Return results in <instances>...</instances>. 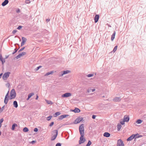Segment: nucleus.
Instances as JSON below:
<instances>
[{
  "instance_id": "f257e3e1",
  "label": "nucleus",
  "mask_w": 146,
  "mask_h": 146,
  "mask_svg": "<svg viewBox=\"0 0 146 146\" xmlns=\"http://www.w3.org/2000/svg\"><path fill=\"white\" fill-rule=\"evenodd\" d=\"M16 96V93L14 89H13L10 92V97L9 98L10 100H11L14 98Z\"/></svg>"
},
{
  "instance_id": "f03ea898",
  "label": "nucleus",
  "mask_w": 146,
  "mask_h": 146,
  "mask_svg": "<svg viewBox=\"0 0 146 146\" xmlns=\"http://www.w3.org/2000/svg\"><path fill=\"white\" fill-rule=\"evenodd\" d=\"M79 130L80 135H84V125L82 124L79 127Z\"/></svg>"
},
{
  "instance_id": "7ed1b4c3",
  "label": "nucleus",
  "mask_w": 146,
  "mask_h": 146,
  "mask_svg": "<svg viewBox=\"0 0 146 146\" xmlns=\"http://www.w3.org/2000/svg\"><path fill=\"white\" fill-rule=\"evenodd\" d=\"M53 133L54 134L51 138V141H53L56 138L58 135V131L57 130H55L53 131Z\"/></svg>"
},
{
  "instance_id": "20e7f679",
  "label": "nucleus",
  "mask_w": 146,
  "mask_h": 146,
  "mask_svg": "<svg viewBox=\"0 0 146 146\" xmlns=\"http://www.w3.org/2000/svg\"><path fill=\"white\" fill-rule=\"evenodd\" d=\"M11 73L9 72H5L3 75L2 78L4 80H7L9 76Z\"/></svg>"
},
{
  "instance_id": "39448f33",
  "label": "nucleus",
  "mask_w": 146,
  "mask_h": 146,
  "mask_svg": "<svg viewBox=\"0 0 146 146\" xmlns=\"http://www.w3.org/2000/svg\"><path fill=\"white\" fill-rule=\"evenodd\" d=\"M80 135L81 137L80 138V139L79 141V143L80 144L83 143L85 141V139L84 137V135Z\"/></svg>"
},
{
  "instance_id": "423d86ee",
  "label": "nucleus",
  "mask_w": 146,
  "mask_h": 146,
  "mask_svg": "<svg viewBox=\"0 0 146 146\" xmlns=\"http://www.w3.org/2000/svg\"><path fill=\"white\" fill-rule=\"evenodd\" d=\"M117 145V146H124V144L123 141L120 139L118 140Z\"/></svg>"
},
{
  "instance_id": "0eeeda50",
  "label": "nucleus",
  "mask_w": 146,
  "mask_h": 146,
  "mask_svg": "<svg viewBox=\"0 0 146 146\" xmlns=\"http://www.w3.org/2000/svg\"><path fill=\"white\" fill-rule=\"evenodd\" d=\"M27 40V39L26 38L24 37H22V42L21 43V46H23L26 42Z\"/></svg>"
},
{
  "instance_id": "6e6552de",
  "label": "nucleus",
  "mask_w": 146,
  "mask_h": 146,
  "mask_svg": "<svg viewBox=\"0 0 146 146\" xmlns=\"http://www.w3.org/2000/svg\"><path fill=\"white\" fill-rule=\"evenodd\" d=\"M72 96V94L70 93H66L63 94L62 96V97H68Z\"/></svg>"
},
{
  "instance_id": "1a4fd4ad",
  "label": "nucleus",
  "mask_w": 146,
  "mask_h": 146,
  "mask_svg": "<svg viewBox=\"0 0 146 146\" xmlns=\"http://www.w3.org/2000/svg\"><path fill=\"white\" fill-rule=\"evenodd\" d=\"M83 119L82 117H78L74 121V123L75 124H77L80 122Z\"/></svg>"
},
{
  "instance_id": "9d476101",
  "label": "nucleus",
  "mask_w": 146,
  "mask_h": 146,
  "mask_svg": "<svg viewBox=\"0 0 146 146\" xmlns=\"http://www.w3.org/2000/svg\"><path fill=\"white\" fill-rule=\"evenodd\" d=\"M26 53L25 52H22L19 54L16 57V59H18L19 58H20L22 56L25 55Z\"/></svg>"
},
{
  "instance_id": "9b49d317",
  "label": "nucleus",
  "mask_w": 146,
  "mask_h": 146,
  "mask_svg": "<svg viewBox=\"0 0 146 146\" xmlns=\"http://www.w3.org/2000/svg\"><path fill=\"white\" fill-rule=\"evenodd\" d=\"M123 120L126 122H128L129 121V117L127 115H125L124 116L123 118Z\"/></svg>"
},
{
  "instance_id": "f8f14e48",
  "label": "nucleus",
  "mask_w": 146,
  "mask_h": 146,
  "mask_svg": "<svg viewBox=\"0 0 146 146\" xmlns=\"http://www.w3.org/2000/svg\"><path fill=\"white\" fill-rule=\"evenodd\" d=\"M9 3L8 0H5L2 3V5L4 6L7 5Z\"/></svg>"
},
{
  "instance_id": "ddd939ff",
  "label": "nucleus",
  "mask_w": 146,
  "mask_h": 146,
  "mask_svg": "<svg viewBox=\"0 0 146 146\" xmlns=\"http://www.w3.org/2000/svg\"><path fill=\"white\" fill-rule=\"evenodd\" d=\"M99 16L98 15H97L95 16L94 18V21L95 23H97L99 19Z\"/></svg>"
},
{
  "instance_id": "4468645a",
  "label": "nucleus",
  "mask_w": 146,
  "mask_h": 146,
  "mask_svg": "<svg viewBox=\"0 0 146 146\" xmlns=\"http://www.w3.org/2000/svg\"><path fill=\"white\" fill-rule=\"evenodd\" d=\"M120 100L121 99L119 97H115L113 99V101L115 102H119Z\"/></svg>"
},
{
  "instance_id": "2eb2a0df",
  "label": "nucleus",
  "mask_w": 146,
  "mask_h": 146,
  "mask_svg": "<svg viewBox=\"0 0 146 146\" xmlns=\"http://www.w3.org/2000/svg\"><path fill=\"white\" fill-rule=\"evenodd\" d=\"M70 72V71L69 70H67L66 71H64L63 72V73L60 76H62L64 75L67 74L68 73H69Z\"/></svg>"
},
{
  "instance_id": "dca6fc26",
  "label": "nucleus",
  "mask_w": 146,
  "mask_h": 146,
  "mask_svg": "<svg viewBox=\"0 0 146 146\" xmlns=\"http://www.w3.org/2000/svg\"><path fill=\"white\" fill-rule=\"evenodd\" d=\"M110 135V133L108 132H105L104 134V136L106 137H109Z\"/></svg>"
},
{
  "instance_id": "f3484780",
  "label": "nucleus",
  "mask_w": 146,
  "mask_h": 146,
  "mask_svg": "<svg viewBox=\"0 0 146 146\" xmlns=\"http://www.w3.org/2000/svg\"><path fill=\"white\" fill-rule=\"evenodd\" d=\"M134 138V136H133V134L132 135L129 137L127 139V141H131Z\"/></svg>"
},
{
  "instance_id": "a211bd4d",
  "label": "nucleus",
  "mask_w": 146,
  "mask_h": 146,
  "mask_svg": "<svg viewBox=\"0 0 146 146\" xmlns=\"http://www.w3.org/2000/svg\"><path fill=\"white\" fill-rule=\"evenodd\" d=\"M13 105L15 107L17 108L18 106L17 102L16 101H14L13 103Z\"/></svg>"
},
{
  "instance_id": "6ab92c4d",
  "label": "nucleus",
  "mask_w": 146,
  "mask_h": 146,
  "mask_svg": "<svg viewBox=\"0 0 146 146\" xmlns=\"http://www.w3.org/2000/svg\"><path fill=\"white\" fill-rule=\"evenodd\" d=\"M133 136H134V138H138L141 137L142 136V135H139L138 134H137L135 135L133 134Z\"/></svg>"
},
{
  "instance_id": "aec40b11",
  "label": "nucleus",
  "mask_w": 146,
  "mask_h": 146,
  "mask_svg": "<svg viewBox=\"0 0 146 146\" xmlns=\"http://www.w3.org/2000/svg\"><path fill=\"white\" fill-rule=\"evenodd\" d=\"M17 126V125L16 123H14L12 125V127L11 129L12 130H15V127H16Z\"/></svg>"
},
{
  "instance_id": "412c9836",
  "label": "nucleus",
  "mask_w": 146,
  "mask_h": 146,
  "mask_svg": "<svg viewBox=\"0 0 146 146\" xmlns=\"http://www.w3.org/2000/svg\"><path fill=\"white\" fill-rule=\"evenodd\" d=\"M115 32H114L113 33V35L111 36V40L112 41H113V39H114L115 37Z\"/></svg>"
},
{
  "instance_id": "4be33fe9",
  "label": "nucleus",
  "mask_w": 146,
  "mask_h": 146,
  "mask_svg": "<svg viewBox=\"0 0 146 146\" xmlns=\"http://www.w3.org/2000/svg\"><path fill=\"white\" fill-rule=\"evenodd\" d=\"M34 95V93H32L30 94L28 96V98L27 99V100H29V99L31 96H33Z\"/></svg>"
},
{
  "instance_id": "5701e85b",
  "label": "nucleus",
  "mask_w": 146,
  "mask_h": 146,
  "mask_svg": "<svg viewBox=\"0 0 146 146\" xmlns=\"http://www.w3.org/2000/svg\"><path fill=\"white\" fill-rule=\"evenodd\" d=\"M73 111L75 113H79L80 110L78 108H76Z\"/></svg>"
},
{
  "instance_id": "b1692460",
  "label": "nucleus",
  "mask_w": 146,
  "mask_h": 146,
  "mask_svg": "<svg viewBox=\"0 0 146 146\" xmlns=\"http://www.w3.org/2000/svg\"><path fill=\"white\" fill-rule=\"evenodd\" d=\"M0 60L2 61V63L3 64L5 62V59L3 60V57L1 55L0 56Z\"/></svg>"
},
{
  "instance_id": "393cba45",
  "label": "nucleus",
  "mask_w": 146,
  "mask_h": 146,
  "mask_svg": "<svg viewBox=\"0 0 146 146\" xmlns=\"http://www.w3.org/2000/svg\"><path fill=\"white\" fill-rule=\"evenodd\" d=\"M45 101L46 103H47V104H48L52 105L53 104V103L50 101L45 100Z\"/></svg>"
},
{
  "instance_id": "a878e982",
  "label": "nucleus",
  "mask_w": 146,
  "mask_h": 146,
  "mask_svg": "<svg viewBox=\"0 0 146 146\" xmlns=\"http://www.w3.org/2000/svg\"><path fill=\"white\" fill-rule=\"evenodd\" d=\"M95 90V89H90L87 90V92L88 93H89L91 92H93Z\"/></svg>"
},
{
  "instance_id": "bb28decb",
  "label": "nucleus",
  "mask_w": 146,
  "mask_h": 146,
  "mask_svg": "<svg viewBox=\"0 0 146 146\" xmlns=\"http://www.w3.org/2000/svg\"><path fill=\"white\" fill-rule=\"evenodd\" d=\"M9 98H5L4 102L5 104H7Z\"/></svg>"
},
{
  "instance_id": "cd10ccee",
  "label": "nucleus",
  "mask_w": 146,
  "mask_h": 146,
  "mask_svg": "<svg viewBox=\"0 0 146 146\" xmlns=\"http://www.w3.org/2000/svg\"><path fill=\"white\" fill-rule=\"evenodd\" d=\"M23 131L25 132H27L29 131V129L27 127H25L23 128Z\"/></svg>"
},
{
  "instance_id": "c85d7f7f",
  "label": "nucleus",
  "mask_w": 146,
  "mask_h": 146,
  "mask_svg": "<svg viewBox=\"0 0 146 146\" xmlns=\"http://www.w3.org/2000/svg\"><path fill=\"white\" fill-rule=\"evenodd\" d=\"M117 127L118 131H119L122 127L121 125L120 124H118Z\"/></svg>"
},
{
  "instance_id": "c756f323",
  "label": "nucleus",
  "mask_w": 146,
  "mask_h": 146,
  "mask_svg": "<svg viewBox=\"0 0 146 146\" xmlns=\"http://www.w3.org/2000/svg\"><path fill=\"white\" fill-rule=\"evenodd\" d=\"M142 122V121L140 119H138L136 121L137 124H140Z\"/></svg>"
},
{
  "instance_id": "7c9ffc66",
  "label": "nucleus",
  "mask_w": 146,
  "mask_h": 146,
  "mask_svg": "<svg viewBox=\"0 0 146 146\" xmlns=\"http://www.w3.org/2000/svg\"><path fill=\"white\" fill-rule=\"evenodd\" d=\"M60 114V112H58L54 114V116L55 117H56L57 116L59 115Z\"/></svg>"
},
{
  "instance_id": "2f4dec72",
  "label": "nucleus",
  "mask_w": 146,
  "mask_h": 146,
  "mask_svg": "<svg viewBox=\"0 0 146 146\" xmlns=\"http://www.w3.org/2000/svg\"><path fill=\"white\" fill-rule=\"evenodd\" d=\"M53 71H51V72H48V73H46L45 75V76H47L50 74H52L53 73Z\"/></svg>"
},
{
  "instance_id": "473e14b6",
  "label": "nucleus",
  "mask_w": 146,
  "mask_h": 146,
  "mask_svg": "<svg viewBox=\"0 0 146 146\" xmlns=\"http://www.w3.org/2000/svg\"><path fill=\"white\" fill-rule=\"evenodd\" d=\"M117 46H115L114 47V48L113 50V51L114 52H115L116 51V50L117 49Z\"/></svg>"
},
{
  "instance_id": "72a5a7b5",
  "label": "nucleus",
  "mask_w": 146,
  "mask_h": 146,
  "mask_svg": "<svg viewBox=\"0 0 146 146\" xmlns=\"http://www.w3.org/2000/svg\"><path fill=\"white\" fill-rule=\"evenodd\" d=\"M5 106L2 107L1 108H0V113H1L4 109Z\"/></svg>"
},
{
  "instance_id": "f704fd0d",
  "label": "nucleus",
  "mask_w": 146,
  "mask_h": 146,
  "mask_svg": "<svg viewBox=\"0 0 146 146\" xmlns=\"http://www.w3.org/2000/svg\"><path fill=\"white\" fill-rule=\"evenodd\" d=\"M92 144L91 141L89 140L88 141V144L86 145V146H90Z\"/></svg>"
},
{
  "instance_id": "c9c22d12",
  "label": "nucleus",
  "mask_w": 146,
  "mask_h": 146,
  "mask_svg": "<svg viewBox=\"0 0 146 146\" xmlns=\"http://www.w3.org/2000/svg\"><path fill=\"white\" fill-rule=\"evenodd\" d=\"M125 122L123 120L121 121H120V123L121 124L123 125L124 124V122Z\"/></svg>"
},
{
  "instance_id": "e433bc0d",
  "label": "nucleus",
  "mask_w": 146,
  "mask_h": 146,
  "mask_svg": "<svg viewBox=\"0 0 146 146\" xmlns=\"http://www.w3.org/2000/svg\"><path fill=\"white\" fill-rule=\"evenodd\" d=\"M25 48V47H24L22 48H21V49H20V50L18 52H20L21 51H22Z\"/></svg>"
},
{
  "instance_id": "4c0bfd02",
  "label": "nucleus",
  "mask_w": 146,
  "mask_h": 146,
  "mask_svg": "<svg viewBox=\"0 0 146 146\" xmlns=\"http://www.w3.org/2000/svg\"><path fill=\"white\" fill-rule=\"evenodd\" d=\"M52 117V116H49L47 117V119L48 121H49L51 119Z\"/></svg>"
},
{
  "instance_id": "58836bf2",
  "label": "nucleus",
  "mask_w": 146,
  "mask_h": 146,
  "mask_svg": "<svg viewBox=\"0 0 146 146\" xmlns=\"http://www.w3.org/2000/svg\"><path fill=\"white\" fill-rule=\"evenodd\" d=\"M18 50V49H17L16 48H15L14 49V51L13 52L12 54H14Z\"/></svg>"
},
{
  "instance_id": "ea45409f",
  "label": "nucleus",
  "mask_w": 146,
  "mask_h": 146,
  "mask_svg": "<svg viewBox=\"0 0 146 146\" xmlns=\"http://www.w3.org/2000/svg\"><path fill=\"white\" fill-rule=\"evenodd\" d=\"M25 3H30V1L29 0H26L25 1Z\"/></svg>"
},
{
  "instance_id": "a19ab883",
  "label": "nucleus",
  "mask_w": 146,
  "mask_h": 146,
  "mask_svg": "<svg viewBox=\"0 0 146 146\" xmlns=\"http://www.w3.org/2000/svg\"><path fill=\"white\" fill-rule=\"evenodd\" d=\"M22 27V26H19L17 28V29L18 30H20L21 29Z\"/></svg>"
},
{
  "instance_id": "79ce46f5",
  "label": "nucleus",
  "mask_w": 146,
  "mask_h": 146,
  "mask_svg": "<svg viewBox=\"0 0 146 146\" xmlns=\"http://www.w3.org/2000/svg\"><path fill=\"white\" fill-rule=\"evenodd\" d=\"M17 30L16 29L15 30H14L13 31H12V33L13 34H15V33L16 32H17Z\"/></svg>"
},
{
  "instance_id": "37998d69",
  "label": "nucleus",
  "mask_w": 146,
  "mask_h": 146,
  "mask_svg": "<svg viewBox=\"0 0 146 146\" xmlns=\"http://www.w3.org/2000/svg\"><path fill=\"white\" fill-rule=\"evenodd\" d=\"M36 140L35 141L33 140V141H32L31 142H30V143H32V144H33L34 143H36Z\"/></svg>"
},
{
  "instance_id": "c03bdc74",
  "label": "nucleus",
  "mask_w": 146,
  "mask_h": 146,
  "mask_svg": "<svg viewBox=\"0 0 146 146\" xmlns=\"http://www.w3.org/2000/svg\"><path fill=\"white\" fill-rule=\"evenodd\" d=\"M93 76V74H89L88 75V77H90L92 76Z\"/></svg>"
},
{
  "instance_id": "a18cd8bd",
  "label": "nucleus",
  "mask_w": 146,
  "mask_h": 146,
  "mask_svg": "<svg viewBox=\"0 0 146 146\" xmlns=\"http://www.w3.org/2000/svg\"><path fill=\"white\" fill-rule=\"evenodd\" d=\"M9 93V91H8L6 95L5 96V98H8Z\"/></svg>"
},
{
  "instance_id": "49530a36",
  "label": "nucleus",
  "mask_w": 146,
  "mask_h": 146,
  "mask_svg": "<svg viewBox=\"0 0 146 146\" xmlns=\"http://www.w3.org/2000/svg\"><path fill=\"white\" fill-rule=\"evenodd\" d=\"M54 124V122H52L50 124L49 126L50 127L52 126Z\"/></svg>"
},
{
  "instance_id": "de8ad7c7",
  "label": "nucleus",
  "mask_w": 146,
  "mask_h": 146,
  "mask_svg": "<svg viewBox=\"0 0 146 146\" xmlns=\"http://www.w3.org/2000/svg\"><path fill=\"white\" fill-rule=\"evenodd\" d=\"M56 146H61V144L60 143H58L56 144Z\"/></svg>"
},
{
  "instance_id": "09e8293b",
  "label": "nucleus",
  "mask_w": 146,
  "mask_h": 146,
  "mask_svg": "<svg viewBox=\"0 0 146 146\" xmlns=\"http://www.w3.org/2000/svg\"><path fill=\"white\" fill-rule=\"evenodd\" d=\"M63 119V116H62V115H60L59 117V119Z\"/></svg>"
},
{
  "instance_id": "8fccbe9b",
  "label": "nucleus",
  "mask_w": 146,
  "mask_h": 146,
  "mask_svg": "<svg viewBox=\"0 0 146 146\" xmlns=\"http://www.w3.org/2000/svg\"><path fill=\"white\" fill-rule=\"evenodd\" d=\"M3 118L1 119L0 120V122L2 123L3 122Z\"/></svg>"
},
{
  "instance_id": "3c124183",
  "label": "nucleus",
  "mask_w": 146,
  "mask_h": 146,
  "mask_svg": "<svg viewBox=\"0 0 146 146\" xmlns=\"http://www.w3.org/2000/svg\"><path fill=\"white\" fill-rule=\"evenodd\" d=\"M16 12L17 13H19L20 12V10L19 9H18L16 11Z\"/></svg>"
},
{
  "instance_id": "603ef678",
  "label": "nucleus",
  "mask_w": 146,
  "mask_h": 146,
  "mask_svg": "<svg viewBox=\"0 0 146 146\" xmlns=\"http://www.w3.org/2000/svg\"><path fill=\"white\" fill-rule=\"evenodd\" d=\"M96 117V116L95 115H93L92 116V118L93 119H95Z\"/></svg>"
},
{
  "instance_id": "864d4df0",
  "label": "nucleus",
  "mask_w": 146,
  "mask_h": 146,
  "mask_svg": "<svg viewBox=\"0 0 146 146\" xmlns=\"http://www.w3.org/2000/svg\"><path fill=\"white\" fill-rule=\"evenodd\" d=\"M62 115V116L63 118L66 117V116H68L67 115Z\"/></svg>"
},
{
  "instance_id": "5fc2aeb1",
  "label": "nucleus",
  "mask_w": 146,
  "mask_h": 146,
  "mask_svg": "<svg viewBox=\"0 0 146 146\" xmlns=\"http://www.w3.org/2000/svg\"><path fill=\"white\" fill-rule=\"evenodd\" d=\"M42 66H40L38 67H37V70H38L39 68L41 67Z\"/></svg>"
},
{
  "instance_id": "6e6d98bb",
  "label": "nucleus",
  "mask_w": 146,
  "mask_h": 146,
  "mask_svg": "<svg viewBox=\"0 0 146 146\" xmlns=\"http://www.w3.org/2000/svg\"><path fill=\"white\" fill-rule=\"evenodd\" d=\"M3 75V73H1L0 74V79L1 78L2 76V75Z\"/></svg>"
},
{
  "instance_id": "4d7b16f0",
  "label": "nucleus",
  "mask_w": 146,
  "mask_h": 146,
  "mask_svg": "<svg viewBox=\"0 0 146 146\" xmlns=\"http://www.w3.org/2000/svg\"><path fill=\"white\" fill-rule=\"evenodd\" d=\"M34 131L36 132V128H35L34 129Z\"/></svg>"
},
{
  "instance_id": "13d9d810",
  "label": "nucleus",
  "mask_w": 146,
  "mask_h": 146,
  "mask_svg": "<svg viewBox=\"0 0 146 146\" xmlns=\"http://www.w3.org/2000/svg\"><path fill=\"white\" fill-rule=\"evenodd\" d=\"M50 21V19H47L46 20V21L47 22H49Z\"/></svg>"
},
{
  "instance_id": "bf43d9fd",
  "label": "nucleus",
  "mask_w": 146,
  "mask_h": 146,
  "mask_svg": "<svg viewBox=\"0 0 146 146\" xmlns=\"http://www.w3.org/2000/svg\"><path fill=\"white\" fill-rule=\"evenodd\" d=\"M1 125H2L1 123L0 122V128H1Z\"/></svg>"
},
{
  "instance_id": "052dcab7",
  "label": "nucleus",
  "mask_w": 146,
  "mask_h": 146,
  "mask_svg": "<svg viewBox=\"0 0 146 146\" xmlns=\"http://www.w3.org/2000/svg\"><path fill=\"white\" fill-rule=\"evenodd\" d=\"M1 131H0V136L1 135Z\"/></svg>"
},
{
  "instance_id": "680f3d73",
  "label": "nucleus",
  "mask_w": 146,
  "mask_h": 146,
  "mask_svg": "<svg viewBox=\"0 0 146 146\" xmlns=\"http://www.w3.org/2000/svg\"><path fill=\"white\" fill-rule=\"evenodd\" d=\"M8 56H7L5 58H8Z\"/></svg>"
},
{
  "instance_id": "e2e57ef3",
  "label": "nucleus",
  "mask_w": 146,
  "mask_h": 146,
  "mask_svg": "<svg viewBox=\"0 0 146 146\" xmlns=\"http://www.w3.org/2000/svg\"><path fill=\"white\" fill-rule=\"evenodd\" d=\"M8 85H9L10 84H9V83H8Z\"/></svg>"
},
{
  "instance_id": "0e129e2a",
  "label": "nucleus",
  "mask_w": 146,
  "mask_h": 146,
  "mask_svg": "<svg viewBox=\"0 0 146 146\" xmlns=\"http://www.w3.org/2000/svg\"><path fill=\"white\" fill-rule=\"evenodd\" d=\"M37 99L38 98V96H37Z\"/></svg>"
},
{
  "instance_id": "69168bd1",
  "label": "nucleus",
  "mask_w": 146,
  "mask_h": 146,
  "mask_svg": "<svg viewBox=\"0 0 146 146\" xmlns=\"http://www.w3.org/2000/svg\"><path fill=\"white\" fill-rule=\"evenodd\" d=\"M35 99L36 100V97L35 98Z\"/></svg>"
},
{
  "instance_id": "338daca9",
  "label": "nucleus",
  "mask_w": 146,
  "mask_h": 146,
  "mask_svg": "<svg viewBox=\"0 0 146 146\" xmlns=\"http://www.w3.org/2000/svg\"><path fill=\"white\" fill-rule=\"evenodd\" d=\"M37 131H38V129H37Z\"/></svg>"
}]
</instances>
